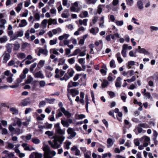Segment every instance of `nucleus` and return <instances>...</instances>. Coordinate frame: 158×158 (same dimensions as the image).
<instances>
[{"label": "nucleus", "mask_w": 158, "mask_h": 158, "mask_svg": "<svg viewBox=\"0 0 158 158\" xmlns=\"http://www.w3.org/2000/svg\"><path fill=\"white\" fill-rule=\"evenodd\" d=\"M69 34H65L63 35L59 36L58 39L59 40H62L63 39H65V40L69 37Z\"/></svg>", "instance_id": "obj_25"}, {"label": "nucleus", "mask_w": 158, "mask_h": 158, "mask_svg": "<svg viewBox=\"0 0 158 158\" xmlns=\"http://www.w3.org/2000/svg\"><path fill=\"white\" fill-rule=\"evenodd\" d=\"M10 110L14 114H17L18 113V110L15 107L11 108Z\"/></svg>", "instance_id": "obj_29"}, {"label": "nucleus", "mask_w": 158, "mask_h": 158, "mask_svg": "<svg viewBox=\"0 0 158 158\" xmlns=\"http://www.w3.org/2000/svg\"><path fill=\"white\" fill-rule=\"evenodd\" d=\"M57 42V39L56 38L54 39L53 40H51L49 41V44L51 45H55L56 44Z\"/></svg>", "instance_id": "obj_39"}, {"label": "nucleus", "mask_w": 158, "mask_h": 158, "mask_svg": "<svg viewBox=\"0 0 158 158\" xmlns=\"http://www.w3.org/2000/svg\"><path fill=\"white\" fill-rule=\"evenodd\" d=\"M71 150L74 152L75 155L76 156H79L80 155V151L76 145H73L71 148Z\"/></svg>", "instance_id": "obj_7"}, {"label": "nucleus", "mask_w": 158, "mask_h": 158, "mask_svg": "<svg viewBox=\"0 0 158 158\" xmlns=\"http://www.w3.org/2000/svg\"><path fill=\"white\" fill-rule=\"evenodd\" d=\"M43 150L44 151V158H52L56 153L53 151H51L49 147L46 145L43 147Z\"/></svg>", "instance_id": "obj_1"}, {"label": "nucleus", "mask_w": 158, "mask_h": 158, "mask_svg": "<svg viewBox=\"0 0 158 158\" xmlns=\"http://www.w3.org/2000/svg\"><path fill=\"white\" fill-rule=\"evenodd\" d=\"M59 49H56V48L51 49L50 50V52H52V53L54 54L58 55L59 53L58 52Z\"/></svg>", "instance_id": "obj_47"}, {"label": "nucleus", "mask_w": 158, "mask_h": 158, "mask_svg": "<svg viewBox=\"0 0 158 158\" xmlns=\"http://www.w3.org/2000/svg\"><path fill=\"white\" fill-rule=\"evenodd\" d=\"M140 140L142 141H145L146 142H148L150 140V138L149 137L147 136H144L142 137L140 139Z\"/></svg>", "instance_id": "obj_36"}, {"label": "nucleus", "mask_w": 158, "mask_h": 158, "mask_svg": "<svg viewBox=\"0 0 158 158\" xmlns=\"http://www.w3.org/2000/svg\"><path fill=\"white\" fill-rule=\"evenodd\" d=\"M107 147L109 148L112 146L114 144V141L111 138H108L107 139Z\"/></svg>", "instance_id": "obj_22"}, {"label": "nucleus", "mask_w": 158, "mask_h": 158, "mask_svg": "<svg viewBox=\"0 0 158 158\" xmlns=\"http://www.w3.org/2000/svg\"><path fill=\"white\" fill-rule=\"evenodd\" d=\"M80 50L79 49H76L73 52L72 54L69 55L68 56V57H70V56H75L77 55V54L79 53V52H80Z\"/></svg>", "instance_id": "obj_41"}, {"label": "nucleus", "mask_w": 158, "mask_h": 158, "mask_svg": "<svg viewBox=\"0 0 158 158\" xmlns=\"http://www.w3.org/2000/svg\"><path fill=\"white\" fill-rule=\"evenodd\" d=\"M61 123L62 124L64 127H68L69 126V124L67 121L61 120Z\"/></svg>", "instance_id": "obj_27"}, {"label": "nucleus", "mask_w": 158, "mask_h": 158, "mask_svg": "<svg viewBox=\"0 0 158 158\" xmlns=\"http://www.w3.org/2000/svg\"><path fill=\"white\" fill-rule=\"evenodd\" d=\"M97 0H87L86 3L87 4H92L94 5L97 2Z\"/></svg>", "instance_id": "obj_54"}, {"label": "nucleus", "mask_w": 158, "mask_h": 158, "mask_svg": "<svg viewBox=\"0 0 158 158\" xmlns=\"http://www.w3.org/2000/svg\"><path fill=\"white\" fill-rule=\"evenodd\" d=\"M53 138H55L60 144H61L64 140L65 137L63 136H54Z\"/></svg>", "instance_id": "obj_10"}, {"label": "nucleus", "mask_w": 158, "mask_h": 158, "mask_svg": "<svg viewBox=\"0 0 158 158\" xmlns=\"http://www.w3.org/2000/svg\"><path fill=\"white\" fill-rule=\"evenodd\" d=\"M46 100L47 102L48 103H49L50 104H53L54 101H55V99L53 98H46L45 99Z\"/></svg>", "instance_id": "obj_38"}, {"label": "nucleus", "mask_w": 158, "mask_h": 158, "mask_svg": "<svg viewBox=\"0 0 158 158\" xmlns=\"http://www.w3.org/2000/svg\"><path fill=\"white\" fill-rule=\"evenodd\" d=\"M35 158H41L43 155L41 153L35 152Z\"/></svg>", "instance_id": "obj_62"}, {"label": "nucleus", "mask_w": 158, "mask_h": 158, "mask_svg": "<svg viewBox=\"0 0 158 158\" xmlns=\"http://www.w3.org/2000/svg\"><path fill=\"white\" fill-rule=\"evenodd\" d=\"M78 62L81 64H84L85 62V59L81 58L79 59L78 60Z\"/></svg>", "instance_id": "obj_63"}, {"label": "nucleus", "mask_w": 158, "mask_h": 158, "mask_svg": "<svg viewBox=\"0 0 158 158\" xmlns=\"http://www.w3.org/2000/svg\"><path fill=\"white\" fill-rule=\"evenodd\" d=\"M27 24V23L25 19H23L21 21V23L19 24V27H23L26 26Z\"/></svg>", "instance_id": "obj_24"}, {"label": "nucleus", "mask_w": 158, "mask_h": 158, "mask_svg": "<svg viewBox=\"0 0 158 158\" xmlns=\"http://www.w3.org/2000/svg\"><path fill=\"white\" fill-rule=\"evenodd\" d=\"M110 65L111 68H114L116 67L115 61L114 60H111L110 63Z\"/></svg>", "instance_id": "obj_51"}, {"label": "nucleus", "mask_w": 158, "mask_h": 158, "mask_svg": "<svg viewBox=\"0 0 158 158\" xmlns=\"http://www.w3.org/2000/svg\"><path fill=\"white\" fill-rule=\"evenodd\" d=\"M31 141L33 143L35 144H38L40 142V140L37 138H32Z\"/></svg>", "instance_id": "obj_42"}, {"label": "nucleus", "mask_w": 158, "mask_h": 158, "mask_svg": "<svg viewBox=\"0 0 158 158\" xmlns=\"http://www.w3.org/2000/svg\"><path fill=\"white\" fill-rule=\"evenodd\" d=\"M109 84V83L108 81L107 80L104 79L103 81L102 84V88H105L107 87Z\"/></svg>", "instance_id": "obj_32"}, {"label": "nucleus", "mask_w": 158, "mask_h": 158, "mask_svg": "<svg viewBox=\"0 0 158 158\" xmlns=\"http://www.w3.org/2000/svg\"><path fill=\"white\" fill-rule=\"evenodd\" d=\"M39 52L45 55H47L48 52L46 49H44L41 48H39Z\"/></svg>", "instance_id": "obj_33"}, {"label": "nucleus", "mask_w": 158, "mask_h": 158, "mask_svg": "<svg viewBox=\"0 0 158 158\" xmlns=\"http://www.w3.org/2000/svg\"><path fill=\"white\" fill-rule=\"evenodd\" d=\"M7 40V37L6 36H4L0 38V42L1 43H4Z\"/></svg>", "instance_id": "obj_40"}, {"label": "nucleus", "mask_w": 158, "mask_h": 158, "mask_svg": "<svg viewBox=\"0 0 158 158\" xmlns=\"http://www.w3.org/2000/svg\"><path fill=\"white\" fill-rule=\"evenodd\" d=\"M33 73L34 77L36 78L43 79L44 77V76L42 73L41 71H40L36 73H35L34 72Z\"/></svg>", "instance_id": "obj_11"}, {"label": "nucleus", "mask_w": 158, "mask_h": 158, "mask_svg": "<svg viewBox=\"0 0 158 158\" xmlns=\"http://www.w3.org/2000/svg\"><path fill=\"white\" fill-rule=\"evenodd\" d=\"M61 32V29L59 27L54 29L52 30V32L53 35H56L57 33H60Z\"/></svg>", "instance_id": "obj_30"}, {"label": "nucleus", "mask_w": 158, "mask_h": 158, "mask_svg": "<svg viewBox=\"0 0 158 158\" xmlns=\"http://www.w3.org/2000/svg\"><path fill=\"white\" fill-rule=\"evenodd\" d=\"M68 61L70 64H73L75 61V58L73 57L69 59L68 60Z\"/></svg>", "instance_id": "obj_61"}, {"label": "nucleus", "mask_w": 158, "mask_h": 158, "mask_svg": "<svg viewBox=\"0 0 158 158\" xmlns=\"http://www.w3.org/2000/svg\"><path fill=\"white\" fill-rule=\"evenodd\" d=\"M22 146L24 148L25 150L29 151H31L29 147L27 146V143H23L22 144Z\"/></svg>", "instance_id": "obj_48"}, {"label": "nucleus", "mask_w": 158, "mask_h": 158, "mask_svg": "<svg viewBox=\"0 0 158 158\" xmlns=\"http://www.w3.org/2000/svg\"><path fill=\"white\" fill-rule=\"evenodd\" d=\"M23 2H21L18 4L16 8V10L17 12H19L21 10L23 7Z\"/></svg>", "instance_id": "obj_28"}, {"label": "nucleus", "mask_w": 158, "mask_h": 158, "mask_svg": "<svg viewBox=\"0 0 158 158\" xmlns=\"http://www.w3.org/2000/svg\"><path fill=\"white\" fill-rule=\"evenodd\" d=\"M56 132L58 134L63 135L65 134L64 130L62 129L60 127V123H57L54 125Z\"/></svg>", "instance_id": "obj_3"}, {"label": "nucleus", "mask_w": 158, "mask_h": 158, "mask_svg": "<svg viewBox=\"0 0 158 158\" xmlns=\"http://www.w3.org/2000/svg\"><path fill=\"white\" fill-rule=\"evenodd\" d=\"M60 110L64 114L67 118H69L71 116V114L69 111L66 110L63 107L60 108Z\"/></svg>", "instance_id": "obj_9"}, {"label": "nucleus", "mask_w": 158, "mask_h": 158, "mask_svg": "<svg viewBox=\"0 0 158 158\" xmlns=\"http://www.w3.org/2000/svg\"><path fill=\"white\" fill-rule=\"evenodd\" d=\"M137 5L139 9L142 10L143 8V2L141 1L138 0Z\"/></svg>", "instance_id": "obj_23"}, {"label": "nucleus", "mask_w": 158, "mask_h": 158, "mask_svg": "<svg viewBox=\"0 0 158 158\" xmlns=\"http://www.w3.org/2000/svg\"><path fill=\"white\" fill-rule=\"evenodd\" d=\"M123 48L125 49L126 50H130L132 49V47L131 46H128L127 44H124L123 45L122 47Z\"/></svg>", "instance_id": "obj_49"}, {"label": "nucleus", "mask_w": 158, "mask_h": 158, "mask_svg": "<svg viewBox=\"0 0 158 158\" xmlns=\"http://www.w3.org/2000/svg\"><path fill=\"white\" fill-rule=\"evenodd\" d=\"M122 79L120 77H118L116 80L115 84V86L117 88H120L121 86L122 82L121 81Z\"/></svg>", "instance_id": "obj_12"}, {"label": "nucleus", "mask_w": 158, "mask_h": 158, "mask_svg": "<svg viewBox=\"0 0 158 158\" xmlns=\"http://www.w3.org/2000/svg\"><path fill=\"white\" fill-rule=\"evenodd\" d=\"M84 155L85 158H91V152L89 151H87Z\"/></svg>", "instance_id": "obj_44"}, {"label": "nucleus", "mask_w": 158, "mask_h": 158, "mask_svg": "<svg viewBox=\"0 0 158 158\" xmlns=\"http://www.w3.org/2000/svg\"><path fill=\"white\" fill-rule=\"evenodd\" d=\"M45 61L43 60H40L38 64V66L39 68H41L44 65Z\"/></svg>", "instance_id": "obj_45"}, {"label": "nucleus", "mask_w": 158, "mask_h": 158, "mask_svg": "<svg viewBox=\"0 0 158 158\" xmlns=\"http://www.w3.org/2000/svg\"><path fill=\"white\" fill-rule=\"evenodd\" d=\"M45 105L46 102L44 101H42L40 102L39 107L40 108H41L45 106Z\"/></svg>", "instance_id": "obj_59"}, {"label": "nucleus", "mask_w": 158, "mask_h": 158, "mask_svg": "<svg viewBox=\"0 0 158 158\" xmlns=\"http://www.w3.org/2000/svg\"><path fill=\"white\" fill-rule=\"evenodd\" d=\"M71 144V142L68 140H66L64 143V147L67 150L70 148V146Z\"/></svg>", "instance_id": "obj_17"}, {"label": "nucleus", "mask_w": 158, "mask_h": 158, "mask_svg": "<svg viewBox=\"0 0 158 158\" xmlns=\"http://www.w3.org/2000/svg\"><path fill=\"white\" fill-rule=\"evenodd\" d=\"M36 65L37 63H34V64L31 65L30 69L31 73H33L34 69L36 66Z\"/></svg>", "instance_id": "obj_46"}, {"label": "nucleus", "mask_w": 158, "mask_h": 158, "mask_svg": "<svg viewBox=\"0 0 158 158\" xmlns=\"http://www.w3.org/2000/svg\"><path fill=\"white\" fill-rule=\"evenodd\" d=\"M74 73V71L72 69H69L68 70L67 73L65 74H67L68 75V77L69 79L70 78L73 76Z\"/></svg>", "instance_id": "obj_15"}, {"label": "nucleus", "mask_w": 158, "mask_h": 158, "mask_svg": "<svg viewBox=\"0 0 158 158\" xmlns=\"http://www.w3.org/2000/svg\"><path fill=\"white\" fill-rule=\"evenodd\" d=\"M88 19H84L83 20L80 19L79 20L78 23L79 25H83L84 26H86L87 25V22H88Z\"/></svg>", "instance_id": "obj_13"}, {"label": "nucleus", "mask_w": 158, "mask_h": 158, "mask_svg": "<svg viewBox=\"0 0 158 158\" xmlns=\"http://www.w3.org/2000/svg\"><path fill=\"white\" fill-rule=\"evenodd\" d=\"M48 23L49 25L48 26V27H49V25H51L52 24L54 25H56L57 24V22L56 19H53L50 18L48 20Z\"/></svg>", "instance_id": "obj_20"}, {"label": "nucleus", "mask_w": 158, "mask_h": 158, "mask_svg": "<svg viewBox=\"0 0 158 158\" xmlns=\"http://www.w3.org/2000/svg\"><path fill=\"white\" fill-rule=\"evenodd\" d=\"M60 79L61 81L65 80V81H67L69 79V77H68V75L67 74H65L63 77H60Z\"/></svg>", "instance_id": "obj_52"}, {"label": "nucleus", "mask_w": 158, "mask_h": 158, "mask_svg": "<svg viewBox=\"0 0 158 158\" xmlns=\"http://www.w3.org/2000/svg\"><path fill=\"white\" fill-rule=\"evenodd\" d=\"M45 134L47 135L48 136H52L53 135L54 132L52 131H48L45 132Z\"/></svg>", "instance_id": "obj_53"}, {"label": "nucleus", "mask_w": 158, "mask_h": 158, "mask_svg": "<svg viewBox=\"0 0 158 158\" xmlns=\"http://www.w3.org/2000/svg\"><path fill=\"white\" fill-rule=\"evenodd\" d=\"M33 80V78L30 75H29L27 77V79L26 81V83L27 84L30 83Z\"/></svg>", "instance_id": "obj_50"}, {"label": "nucleus", "mask_w": 158, "mask_h": 158, "mask_svg": "<svg viewBox=\"0 0 158 158\" xmlns=\"http://www.w3.org/2000/svg\"><path fill=\"white\" fill-rule=\"evenodd\" d=\"M20 127H18L16 128H15L11 125H9V129L10 131L12 133V135L13 134H16L19 135L23 133V131L22 129H20Z\"/></svg>", "instance_id": "obj_2"}, {"label": "nucleus", "mask_w": 158, "mask_h": 158, "mask_svg": "<svg viewBox=\"0 0 158 158\" xmlns=\"http://www.w3.org/2000/svg\"><path fill=\"white\" fill-rule=\"evenodd\" d=\"M3 59L4 61V62L6 63L10 59V55L9 53L5 52L2 55Z\"/></svg>", "instance_id": "obj_8"}, {"label": "nucleus", "mask_w": 158, "mask_h": 158, "mask_svg": "<svg viewBox=\"0 0 158 158\" xmlns=\"http://www.w3.org/2000/svg\"><path fill=\"white\" fill-rule=\"evenodd\" d=\"M141 52V53L143 54L144 55L148 56H150L151 55L150 52L145 48L142 49V52Z\"/></svg>", "instance_id": "obj_37"}, {"label": "nucleus", "mask_w": 158, "mask_h": 158, "mask_svg": "<svg viewBox=\"0 0 158 158\" xmlns=\"http://www.w3.org/2000/svg\"><path fill=\"white\" fill-rule=\"evenodd\" d=\"M17 56L19 58L23 59L25 58L26 56L24 53L20 52L17 55Z\"/></svg>", "instance_id": "obj_31"}, {"label": "nucleus", "mask_w": 158, "mask_h": 158, "mask_svg": "<svg viewBox=\"0 0 158 158\" xmlns=\"http://www.w3.org/2000/svg\"><path fill=\"white\" fill-rule=\"evenodd\" d=\"M104 69H102L100 70V72L103 75H105L106 74V71L107 69L106 65L104 66Z\"/></svg>", "instance_id": "obj_34"}, {"label": "nucleus", "mask_w": 158, "mask_h": 158, "mask_svg": "<svg viewBox=\"0 0 158 158\" xmlns=\"http://www.w3.org/2000/svg\"><path fill=\"white\" fill-rule=\"evenodd\" d=\"M47 22L48 20L47 19H44L42 21L41 23L44 27H46Z\"/></svg>", "instance_id": "obj_56"}, {"label": "nucleus", "mask_w": 158, "mask_h": 158, "mask_svg": "<svg viewBox=\"0 0 158 158\" xmlns=\"http://www.w3.org/2000/svg\"><path fill=\"white\" fill-rule=\"evenodd\" d=\"M45 117V115L43 114H41L40 116L37 117V119L38 121H41Z\"/></svg>", "instance_id": "obj_55"}, {"label": "nucleus", "mask_w": 158, "mask_h": 158, "mask_svg": "<svg viewBox=\"0 0 158 158\" xmlns=\"http://www.w3.org/2000/svg\"><path fill=\"white\" fill-rule=\"evenodd\" d=\"M6 23V21L5 19H0V28L4 29L5 28V25Z\"/></svg>", "instance_id": "obj_16"}, {"label": "nucleus", "mask_w": 158, "mask_h": 158, "mask_svg": "<svg viewBox=\"0 0 158 158\" xmlns=\"http://www.w3.org/2000/svg\"><path fill=\"white\" fill-rule=\"evenodd\" d=\"M99 31V28L98 27L92 28L90 30V33L93 35H95Z\"/></svg>", "instance_id": "obj_19"}, {"label": "nucleus", "mask_w": 158, "mask_h": 158, "mask_svg": "<svg viewBox=\"0 0 158 158\" xmlns=\"http://www.w3.org/2000/svg\"><path fill=\"white\" fill-rule=\"evenodd\" d=\"M121 53L123 57H126L127 56L126 50L123 48L122 47V49L121 51Z\"/></svg>", "instance_id": "obj_60"}, {"label": "nucleus", "mask_w": 158, "mask_h": 158, "mask_svg": "<svg viewBox=\"0 0 158 158\" xmlns=\"http://www.w3.org/2000/svg\"><path fill=\"white\" fill-rule=\"evenodd\" d=\"M116 57L119 63H121L123 62V60L121 57L120 53H117L116 55Z\"/></svg>", "instance_id": "obj_26"}, {"label": "nucleus", "mask_w": 158, "mask_h": 158, "mask_svg": "<svg viewBox=\"0 0 158 158\" xmlns=\"http://www.w3.org/2000/svg\"><path fill=\"white\" fill-rule=\"evenodd\" d=\"M70 92L73 97H75L76 95L78 94L79 93V91L75 89H71Z\"/></svg>", "instance_id": "obj_18"}, {"label": "nucleus", "mask_w": 158, "mask_h": 158, "mask_svg": "<svg viewBox=\"0 0 158 158\" xmlns=\"http://www.w3.org/2000/svg\"><path fill=\"white\" fill-rule=\"evenodd\" d=\"M79 85V83L77 82H73L72 81H70L68 85V87L70 88L73 87H76Z\"/></svg>", "instance_id": "obj_14"}, {"label": "nucleus", "mask_w": 158, "mask_h": 158, "mask_svg": "<svg viewBox=\"0 0 158 158\" xmlns=\"http://www.w3.org/2000/svg\"><path fill=\"white\" fill-rule=\"evenodd\" d=\"M103 5H99L98 6V13L100 14L102 11V6H103Z\"/></svg>", "instance_id": "obj_57"}, {"label": "nucleus", "mask_w": 158, "mask_h": 158, "mask_svg": "<svg viewBox=\"0 0 158 158\" xmlns=\"http://www.w3.org/2000/svg\"><path fill=\"white\" fill-rule=\"evenodd\" d=\"M29 99H26L22 101L21 103V105L24 106H27L29 103Z\"/></svg>", "instance_id": "obj_21"}, {"label": "nucleus", "mask_w": 158, "mask_h": 158, "mask_svg": "<svg viewBox=\"0 0 158 158\" xmlns=\"http://www.w3.org/2000/svg\"><path fill=\"white\" fill-rule=\"evenodd\" d=\"M13 76V74H10V76L7 78L6 80L9 83H11L13 81L12 77Z\"/></svg>", "instance_id": "obj_43"}, {"label": "nucleus", "mask_w": 158, "mask_h": 158, "mask_svg": "<svg viewBox=\"0 0 158 158\" xmlns=\"http://www.w3.org/2000/svg\"><path fill=\"white\" fill-rule=\"evenodd\" d=\"M68 135H69L67 137L69 139H71L74 138L76 135V132L74 131V129L71 127L69 128L67 131Z\"/></svg>", "instance_id": "obj_4"}, {"label": "nucleus", "mask_w": 158, "mask_h": 158, "mask_svg": "<svg viewBox=\"0 0 158 158\" xmlns=\"http://www.w3.org/2000/svg\"><path fill=\"white\" fill-rule=\"evenodd\" d=\"M152 78L155 80H158V73L155 74L152 76Z\"/></svg>", "instance_id": "obj_64"}, {"label": "nucleus", "mask_w": 158, "mask_h": 158, "mask_svg": "<svg viewBox=\"0 0 158 158\" xmlns=\"http://www.w3.org/2000/svg\"><path fill=\"white\" fill-rule=\"evenodd\" d=\"M23 35V31H18L15 33L14 35L12 37V40H15L18 37H22Z\"/></svg>", "instance_id": "obj_6"}, {"label": "nucleus", "mask_w": 158, "mask_h": 158, "mask_svg": "<svg viewBox=\"0 0 158 158\" xmlns=\"http://www.w3.org/2000/svg\"><path fill=\"white\" fill-rule=\"evenodd\" d=\"M88 15L87 11H84L83 12L82 14L80 15V17L81 18H86L87 17Z\"/></svg>", "instance_id": "obj_35"}, {"label": "nucleus", "mask_w": 158, "mask_h": 158, "mask_svg": "<svg viewBox=\"0 0 158 158\" xmlns=\"http://www.w3.org/2000/svg\"><path fill=\"white\" fill-rule=\"evenodd\" d=\"M54 139L53 142L51 141H49L48 143L52 148L54 149L58 148L60 147L61 144L55 138Z\"/></svg>", "instance_id": "obj_5"}, {"label": "nucleus", "mask_w": 158, "mask_h": 158, "mask_svg": "<svg viewBox=\"0 0 158 158\" xmlns=\"http://www.w3.org/2000/svg\"><path fill=\"white\" fill-rule=\"evenodd\" d=\"M115 24L118 26H122L123 24V20L117 21L115 22Z\"/></svg>", "instance_id": "obj_58"}]
</instances>
